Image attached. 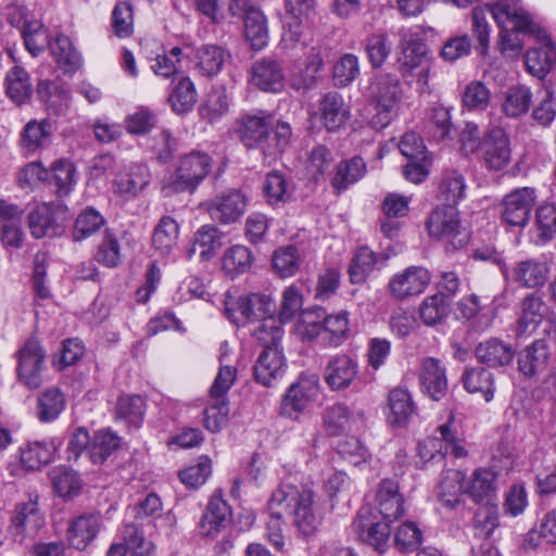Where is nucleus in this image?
<instances>
[{
	"mask_svg": "<svg viewBox=\"0 0 556 556\" xmlns=\"http://www.w3.org/2000/svg\"><path fill=\"white\" fill-rule=\"evenodd\" d=\"M267 539L278 549L285 545L282 538V516L293 517L298 530L304 535L313 534L320 525L321 517L314 506V492L307 485L282 483L271 495L269 503Z\"/></svg>",
	"mask_w": 556,
	"mask_h": 556,
	"instance_id": "1",
	"label": "nucleus"
},
{
	"mask_svg": "<svg viewBox=\"0 0 556 556\" xmlns=\"http://www.w3.org/2000/svg\"><path fill=\"white\" fill-rule=\"evenodd\" d=\"M397 67L401 75L407 79H416V88L420 94L431 93L429 84L433 67V58L428 45L420 37L417 28L402 27L399 29Z\"/></svg>",
	"mask_w": 556,
	"mask_h": 556,
	"instance_id": "2",
	"label": "nucleus"
},
{
	"mask_svg": "<svg viewBox=\"0 0 556 556\" xmlns=\"http://www.w3.org/2000/svg\"><path fill=\"white\" fill-rule=\"evenodd\" d=\"M274 117L269 112L260 111L254 115L242 118L239 129L240 139L249 148H260L265 161L271 162L289 146L292 137L291 126L286 122H278L275 131L269 129Z\"/></svg>",
	"mask_w": 556,
	"mask_h": 556,
	"instance_id": "3",
	"label": "nucleus"
},
{
	"mask_svg": "<svg viewBox=\"0 0 556 556\" xmlns=\"http://www.w3.org/2000/svg\"><path fill=\"white\" fill-rule=\"evenodd\" d=\"M320 392L321 384L317 374H300L281 395L279 415L291 421H300L318 401Z\"/></svg>",
	"mask_w": 556,
	"mask_h": 556,
	"instance_id": "4",
	"label": "nucleus"
},
{
	"mask_svg": "<svg viewBox=\"0 0 556 556\" xmlns=\"http://www.w3.org/2000/svg\"><path fill=\"white\" fill-rule=\"evenodd\" d=\"M368 98L376 110L371 119L374 127H387L396 115L402 99V86L399 78L389 73L377 74L368 86Z\"/></svg>",
	"mask_w": 556,
	"mask_h": 556,
	"instance_id": "5",
	"label": "nucleus"
},
{
	"mask_svg": "<svg viewBox=\"0 0 556 556\" xmlns=\"http://www.w3.org/2000/svg\"><path fill=\"white\" fill-rule=\"evenodd\" d=\"M46 357V350L36 338H29L17 349L15 372L23 387L36 390L43 384L48 371Z\"/></svg>",
	"mask_w": 556,
	"mask_h": 556,
	"instance_id": "6",
	"label": "nucleus"
},
{
	"mask_svg": "<svg viewBox=\"0 0 556 556\" xmlns=\"http://www.w3.org/2000/svg\"><path fill=\"white\" fill-rule=\"evenodd\" d=\"M426 225L430 237L447 248L460 249L469 241V232L462 226L458 211L453 204L438 205L430 213Z\"/></svg>",
	"mask_w": 556,
	"mask_h": 556,
	"instance_id": "7",
	"label": "nucleus"
},
{
	"mask_svg": "<svg viewBox=\"0 0 556 556\" xmlns=\"http://www.w3.org/2000/svg\"><path fill=\"white\" fill-rule=\"evenodd\" d=\"M211 157L203 152H190L180 156L175 174L167 187L174 192H192L210 173Z\"/></svg>",
	"mask_w": 556,
	"mask_h": 556,
	"instance_id": "8",
	"label": "nucleus"
},
{
	"mask_svg": "<svg viewBox=\"0 0 556 556\" xmlns=\"http://www.w3.org/2000/svg\"><path fill=\"white\" fill-rule=\"evenodd\" d=\"M453 421L454 416L450 414L446 422L442 424L438 428L439 437L427 438L418 443L417 452L424 462H430L437 457L442 459L447 454H452L456 458L465 457L467 455V451L462 444V440L456 437L452 427Z\"/></svg>",
	"mask_w": 556,
	"mask_h": 556,
	"instance_id": "9",
	"label": "nucleus"
},
{
	"mask_svg": "<svg viewBox=\"0 0 556 556\" xmlns=\"http://www.w3.org/2000/svg\"><path fill=\"white\" fill-rule=\"evenodd\" d=\"M480 160L482 165L493 172L502 170L511 157L510 140L501 127H492L482 136Z\"/></svg>",
	"mask_w": 556,
	"mask_h": 556,
	"instance_id": "10",
	"label": "nucleus"
},
{
	"mask_svg": "<svg viewBox=\"0 0 556 556\" xmlns=\"http://www.w3.org/2000/svg\"><path fill=\"white\" fill-rule=\"evenodd\" d=\"M535 202L536 192L533 188L523 187L513 190L502 200V222L513 227H525L529 223Z\"/></svg>",
	"mask_w": 556,
	"mask_h": 556,
	"instance_id": "11",
	"label": "nucleus"
},
{
	"mask_svg": "<svg viewBox=\"0 0 556 556\" xmlns=\"http://www.w3.org/2000/svg\"><path fill=\"white\" fill-rule=\"evenodd\" d=\"M245 0H231L228 11L232 16H240L244 13L245 39L254 50H262L268 42L267 18L264 13L254 7L247 8Z\"/></svg>",
	"mask_w": 556,
	"mask_h": 556,
	"instance_id": "12",
	"label": "nucleus"
},
{
	"mask_svg": "<svg viewBox=\"0 0 556 556\" xmlns=\"http://www.w3.org/2000/svg\"><path fill=\"white\" fill-rule=\"evenodd\" d=\"M490 12L498 27L510 26L516 31L534 34L540 26L522 5L521 0H498L490 5Z\"/></svg>",
	"mask_w": 556,
	"mask_h": 556,
	"instance_id": "13",
	"label": "nucleus"
},
{
	"mask_svg": "<svg viewBox=\"0 0 556 556\" xmlns=\"http://www.w3.org/2000/svg\"><path fill=\"white\" fill-rule=\"evenodd\" d=\"M431 281L429 270L422 266H409L394 274L388 290L396 300H405L422 293Z\"/></svg>",
	"mask_w": 556,
	"mask_h": 556,
	"instance_id": "14",
	"label": "nucleus"
},
{
	"mask_svg": "<svg viewBox=\"0 0 556 556\" xmlns=\"http://www.w3.org/2000/svg\"><path fill=\"white\" fill-rule=\"evenodd\" d=\"M531 35L535 37L539 46L527 51L525 63L531 75L544 78L556 63V47L540 26Z\"/></svg>",
	"mask_w": 556,
	"mask_h": 556,
	"instance_id": "15",
	"label": "nucleus"
},
{
	"mask_svg": "<svg viewBox=\"0 0 556 556\" xmlns=\"http://www.w3.org/2000/svg\"><path fill=\"white\" fill-rule=\"evenodd\" d=\"M103 526L99 513H86L72 518L66 530V540L77 551L86 549L98 536Z\"/></svg>",
	"mask_w": 556,
	"mask_h": 556,
	"instance_id": "16",
	"label": "nucleus"
},
{
	"mask_svg": "<svg viewBox=\"0 0 556 556\" xmlns=\"http://www.w3.org/2000/svg\"><path fill=\"white\" fill-rule=\"evenodd\" d=\"M286 368V357L280 346H269L263 349L253 366L254 378L258 383L271 387L283 377Z\"/></svg>",
	"mask_w": 556,
	"mask_h": 556,
	"instance_id": "17",
	"label": "nucleus"
},
{
	"mask_svg": "<svg viewBox=\"0 0 556 556\" xmlns=\"http://www.w3.org/2000/svg\"><path fill=\"white\" fill-rule=\"evenodd\" d=\"M388 522L372 521L370 510L363 508L353 521L352 528L364 543L374 546L378 552H383L391 533Z\"/></svg>",
	"mask_w": 556,
	"mask_h": 556,
	"instance_id": "18",
	"label": "nucleus"
},
{
	"mask_svg": "<svg viewBox=\"0 0 556 556\" xmlns=\"http://www.w3.org/2000/svg\"><path fill=\"white\" fill-rule=\"evenodd\" d=\"M358 378V364L345 354L331 357L324 371V379L332 391H342Z\"/></svg>",
	"mask_w": 556,
	"mask_h": 556,
	"instance_id": "19",
	"label": "nucleus"
},
{
	"mask_svg": "<svg viewBox=\"0 0 556 556\" xmlns=\"http://www.w3.org/2000/svg\"><path fill=\"white\" fill-rule=\"evenodd\" d=\"M231 508L219 490L215 491L200 520V533L205 538H215L229 523Z\"/></svg>",
	"mask_w": 556,
	"mask_h": 556,
	"instance_id": "20",
	"label": "nucleus"
},
{
	"mask_svg": "<svg viewBox=\"0 0 556 556\" xmlns=\"http://www.w3.org/2000/svg\"><path fill=\"white\" fill-rule=\"evenodd\" d=\"M362 419V413L354 412L343 403L327 406L321 414L323 428L329 435H341L353 431Z\"/></svg>",
	"mask_w": 556,
	"mask_h": 556,
	"instance_id": "21",
	"label": "nucleus"
},
{
	"mask_svg": "<svg viewBox=\"0 0 556 556\" xmlns=\"http://www.w3.org/2000/svg\"><path fill=\"white\" fill-rule=\"evenodd\" d=\"M244 195L238 190H230L206 203V210L212 219L220 224L236 222L245 211Z\"/></svg>",
	"mask_w": 556,
	"mask_h": 556,
	"instance_id": "22",
	"label": "nucleus"
},
{
	"mask_svg": "<svg viewBox=\"0 0 556 556\" xmlns=\"http://www.w3.org/2000/svg\"><path fill=\"white\" fill-rule=\"evenodd\" d=\"M251 83L263 91L279 92L285 87L283 68L274 59L258 60L252 65Z\"/></svg>",
	"mask_w": 556,
	"mask_h": 556,
	"instance_id": "23",
	"label": "nucleus"
},
{
	"mask_svg": "<svg viewBox=\"0 0 556 556\" xmlns=\"http://www.w3.org/2000/svg\"><path fill=\"white\" fill-rule=\"evenodd\" d=\"M399 489V483L392 479H383L379 483L376 505L386 521L393 522L404 515V497Z\"/></svg>",
	"mask_w": 556,
	"mask_h": 556,
	"instance_id": "24",
	"label": "nucleus"
},
{
	"mask_svg": "<svg viewBox=\"0 0 556 556\" xmlns=\"http://www.w3.org/2000/svg\"><path fill=\"white\" fill-rule=\"evenodd\" d=\"M149 184L148 168L141 164L125 167L115 175L113 192L124 199L136 197Z\"/></svg>",
	"mask_w": 556,
	"mask_h": 556,
	"instance_id": "25",
	"label": "nucleus"
},
{
	"mask_svg": "<svg viewBox=\"0 0 556 556\" xmlns=\"http://www.w3.org/2000/svg\"><path fill=\"white\" fill-rule=\"evenodd\" d=\"M551 349L546 339H536L518 354V369L526 377H533L547 367Z\"/></svg>",
	"mask_w": 556,
	"mask_h": 556,
	"instance_id": "26",
	"label": "nucleus"
},
{
	"mask_svg": "<svg viewBox=\"0 0 556 556\" xmlns=\"http://www.w3.org/2000/svg\"><path fill=\"white\" fill-rule=\"evenodd\" d=\"M386 261L387 258L375 253L368 247H359L354 252L348 267L350 282L352 285L364 283L371 273L384 266Z\"/></svg>",
	"mask_w": 556,
	"mask_h": 556,
	"instance_id": "27",
	"label": "nucleus"
},
{
	"mask_svg": "<svg viewBox=\"0 0 556 556\" xmlns=\"http://www.w3.org/2000/svg\"><path fill=\"white\" fill-rule=\"evenodd\" d=\"M546 311L547 307L538 293L525 296L517 313V333L519 336L532 333L542 323Z\"/></svg>",
	"mask_w": 556,
	"mask_h": 556,
	"instance_id": "28",
	"label": "nucleus"
},
{
	"mask_svg": "<svg viewBox=\"0 0 556 556\" xmlns=\"http://www.w3.org/2000/svg\"><path fill=\"white\" fill-rule=\"evenodd\" d=\"M45 525V519L38 509L36 498H29L16 506V513L11 520L14 535L21 538L33 536Z\"/></svg>",
	"mask_w": 556,
	"mask_h": 556,
	"instance_id": "29",
	"label": "nucleus"
},
{
	"mask_svg": "<svg viewBox=\"0 0 556 556\" xmlns=\"http://www.w3.org/2000/svg\"><path fill=\"white\" fill-rule=\"evenodd\" d=\"M420 381L432 400L440 401L445 396L448 388L445 368L437 358L428 357L422 361Z\"/></svg>",
	"mask_w": 556,
	"mask_h": 556,
	"instance_id": "30",
	"label": "nucleus"
},
{
	"mask_svg": "<svg viewBox=\"0 0 556 556\" xmlns=\"http://www.w3.org/2000/svg\"><path fill=\"white\" fill-rule=\"evenodd\" d=\"M229 53L216 45H202L190 58L194 70L202 76H216L223 68Z\"/></svg>",
	"mask_w": 556,
	"mask_h": 556,
	"instance_id": "31",
	"label": "nucleus"
},
{
	"mask_svg": "<svg viewBox=\"0 0 556 556\" xmlns=\"http://www.w3.org/2000/svg\"><path fill=\"white\" fill-rule=\"evenodd\" d=\"M318 110L321 122L329 131L338 130L350 117V111L344 103L343 97L336 91H330L323 96Z\"/></svg>",
	"mask_w": 556,
	"mask_h": 556,
	"instance_id": "32",
	"label": "nucleus"
},
{
	"mask_svg": "<svg viewBox=\"0 0 556 556\" xmlns=\"http://www.w3.org/2000/svg\"><path fill=\"white\" fill-rule=\"evenodd\" d=\"M547 264L538 258H526L515 263L511 279L525 288L542 287L548 277Z\"/></svg>",
	"mask_w": 556,
	"mask_h": 556,
	"instance_id": "33",
	"label": "nucleus"
},
{
	"mask_svg": "<svg viewBox=\"0 0 556 556\" xmlns=\"http://www.w3.org/2000/svg\"><path fill=\"white\" fill-rule=\"evenodd\" d=\"M388 422L395 427L405 426L415 413L410 393L402 387L393 388L388 395Z\"/></svg>",
	"mask_w": 556,
	"mask_h": 556,
	"instance_id": "34",
	"label": "nucleus"
},
{
	"mask_svg": "<svg viewBox=\"0 0 556 556\" xmlns=\"http://www.w3.org/2000/svg\"><path fill=\"white\" fill-rule=\"evenodd\" d=\"M167 101L176 114L180 115L192 111L198 101V92L191 78L181 76L177 80H173Z\"/></svg>",
	"mask_w": 556,
	"mask_h": 556,
	"instance_id": "35",
	"label": "nucleus"
},
{
	"mask_svg": "<svg viewBox=\"0 0 556 556\" xmlns=\"http://www.w3.org/2000/svg\"><path fill=\"white\" fill-rule=\"evenodd\" d=\"M235 304L236 306H230L229 301H225L228 317L237 324L261 317L266 313L265 300L256 293L242 295L238 298Z\"/></svg>",
	"mask_w": 556,
	"mask_h": 556,
	"instance_id": "36",
	"label": "nucleus"
},
{
	"mask_svg": "<svg viewBox=\"0 0 556 556\" xmlns=\"http://www.w3.org/2000/svg\"><path fill=\"white\" fill-rule=\"evenodd\" d=\"M466 477L465 473L457 469H447L442 472L438 497L440 502L448 507L454 508L460 503V496L465 494Z\"/></svg>",
	"mask_w": 556,
	"mask_h": 556,
	"instance_id": "37",
	"label": "nucleus"
},
{
	"mask_svg": "<svg viewBox=\"0 0 556 556\" xmlns=\"http://www.w3.org/2000/svg\"><path fill=\"white\" fill-rule=\"evenodd\" d=\"M496 473L489 468H478L466 479L465 494L476 503L489 501L496 492Z\"/></svg>",
	"mask_w": 556,
	"mask_h": 556,
	"instance_id": "38",
	"label": "nucleus"
},
{
	"mask_svg": "<svg viewBox=\"0 0 556 556\" xmlns=\"http://www.w3.org/2000/svg\"><path fill=\"white\" fill-rule=\"evenodd\" d=\"M50 50L64 74L73 75L80 68L83 58L67 36L58 35L50 43Z\"/></svg>",
	"mask_w": 556,
	"mask_h": 556,
	"instance_id": "39",
	"label": "nucleus"
},
{
	"mask_svg": "<svg viewBox=\"0 0 556 556\" xmlns=\"http://www.w3.org/2000/svg\"><path fill=\"white\" fill-rule=\"evenodd\" d=\"M62 210L60 203H41L28 215V226L34 238L40 239L54 233V219L58 211Z\"/></svg>",
	"mask_w": 556,
	"mask_h": 556,
	"instance_id": "40",
	"label": "nucleus"
},
{
	"mask_svg": "<svg viewBox=\"0 0 556 556\" xmlns=\"http://www.w3.org/2000/svg\"><path fill=\"white\" fill-rule=\"evenodd\" d=\"M4 88L7 96L18 105L26 103L33 93L30 76L25 68L18 65L7 73Z\"/></svg>",
	"mask_w": 556,
	"mask_h": 556,
	"instance_id": "41",
	"label": "nucleus"
},
{
	"mask_svg": "<svg viewBox=\"0 0 556 556\" xmlns=\"http://www.w3.org/2000/svg\"><path fill=\"white\" fill-rule=\"evenodd\" d=\"M476 356L481 363L491 367H498L508 365L513 361L514 351L504 341L490 339L477 345Z\"/></svg>",
	"mask_w": 556,
	"mask_h": 556,
	"instance_id": "42",
	"label": "nucleus"
},
{
	"mask_svg": "<svg viewBox=\"0 0 556 556\" xmlns=\"http://www.w3.org/2000/svg\"><path fill=\"white\" fill-rule=\"evenodd\" d=\"M253 262L252 252L244 245L236 244L228 248L222 258V269L233 279L250 270Z\"/></svg>",
	"mask_w": 556,
	"mask_h": 556,
	"instance_id": "43",
	"label": "nucleus"
},
{
	"mask_svg": "<svg viewBox=\"0 0 556 556\" xmlns=\"http://www.w3.org/2000/svg\"><path fill=\"white\" fill-rule=\"evenodd\" d=\"M463 383L469 393H479L486 402L494 395V380L491 371L483 367L467 368L463 374Z\"/></svg>",
	"mask_w": 556,
	"mask_h": 556,
	"instance_id": "44",
	"label": "nucleus"
},
{
	"mask_svg": "<svg viewBox=\"0 0 556 556\" xmlns=\"http://www.w3.org/2000/svg\"><path fill=\"white\" fill-rule=\"evenodd\" d=\"M52 134L51 124L47 119L29 121L21 134V146L27 153H33L42 148Z\"/></svg>",
	"mask_w": 556,
	"mask_h": 556,
	"instance_id": "45",
	"label": "nucleus"
},
{
	"mask_svg": "<svg viewBox=\"0 0 556 556\" xmlns=\"http://www.w3.org/2000/svg\"><path fill=\"white\" fill-rule=\"evenodd\" d=\"M53 441H31L21 448V460L28 469H38L49 464L55 451Z\"/></svg>",
	"mask_w": 556,
	"mask_h": 556,
	"instance_id": "46",
	"label": "nucleus"
},
{
	"mask_svg": "<svg viewBox=\"0 0 556 556\" xmlns=\"http://www.w3.org/2000/svg\"><path fill=\"white\" fill-rule=\"evenodd\" d=\"M220 245L218 229L211 225H204L194 233L192 244L188 250V257L191 258L199 250L201 258L208 260Z\"/></svg>",
	"mask_w": 556,
	"mask_h": 556,
	"instance_id": "47",
	"label": "nucleus"
},
{
	"mask_svg": "<svg viewBox=\"0 0 556 556\" xmlns=\"http://www.w3.org/2000/svg\"><path fill=\"white\" fill-rule=\"evenodd\" d=\"M121 437L110 429L96 432L89 446L88 455L93 464H102L113 452L119 448Z\"/></svg>",
	"mask_w": 556,
	"mask_h": 556,
	"instance_id": "48",
	"label": "nucleus"
},
{
	"mask_svg": "<svg viewBox=\"0 0 556 556\" xmlns=\"http://www.w3.org/2000/svg\"><path fill=\"white\" fill-rule=\"evenodd\" d=\"M365 169V162L361 157H353L341 162L336 167V173L331 180L332 187L338 192L345 190L363 177Z\"/></svg>",
	"mask_w": 556,
	"mask_h": 556,
	"instance_id": "49",
	"label": "nucleus"
},
{
	"mask_svg": "<svg viewBox=\"0 0 556 556\" xmlns=\"http://www.w3.org/2000/svg\"><path fill=\"white\" fill-rule=\"evenodd\" d=\"M274 270L282 278L294 276L302 263V256L295 245L278 248L271 257Z\"/></svg>",
	"mask_w": 556,
	"mask_h": 556,
	"instance_id": "50",
	"label": "nucleus"
},
{
	"mask_svg": "<svg viewBox=\"0 0 556 556\" xmlns=\"http://www.w3.org/2000/svg\"><path fill=\"white\" fill-rule=\"evenodd\" d=\"M448 311L450 301L447 296L439 292L425 298L418 312L424 324L433 326L441 323L448 315Z\"/></svg>",
	"mask_w": 556,
	"mask_h": 556,
	"instance_id": "51",
	"label": "nucleus"
},
{
	"mask_svg": "<svg viewBox=\"0 0 556 556\" xmlns=\"http://www.w3.org/2000/svg\"><path fill=\"white\" fill-rule=\"evenodd\" d=\"M64 407V394L58 388H50L38 397V419L42 422H50L59 417Z\"/></svg>",
	"mask_w": 556,
	"mask_h": 556,
	"instance_id": "52",
	"label": "nucleus"
},
{
	"mask_svg": "<svg viewBox=\"0 0 556 556\" xmlns=\"http://www.w3.org/2000/svg\"><path fill=\"white\" fill-rule=\"evenodd\" d=\"M51 480L55 492L65 498L78 495L83 485L78 473L63 466L51 471Z\"/></svg>",
	"mask_w": 556,
	"mask_h": 556,
	"instance_id": "53",
	"label": "nucleus"
},
{
	"mask_svg": "<svg viewBox=\"0 0 556 556\" xmlns=\"http://www.w3.org/2000/svg\"><path fill=\"white\" fill-rule=\"evenodd\" d=\"M179 227L176 220L169 216L162 217L153 232L154 248L162 254H168L176 245Z\"/></svg>",
	"mask_w": 556,
	"mask_h": 556,
	"instance_id": "54",
	"label": "nucleus"
},
{
	"mask_svg": "<svg viewBox=\"0 0 556 556\" xmlns=\"http://www.w3.org/2000/svg\"><path fill=\"white\" fill-rule=\"evenodd\" d=\"M75 176L74 164L67 160H59L51 167L48 179L51 185L55 186L59 195H66L76 184Z\"/></svg>",
	"mask_w": 556,
	"mask_h": 556,
	"instance_id": "55",
	"label": "nucleus"
},
{
	"mask_svg": "<svg viewBox=\"0 0 556 556\" xmlns=\"http://www.w3.org/2000/svg\"><path fill=\"white\" fill-rule=\"evenodd\" d=\"M532 100L530 88L517 86L509 88L503 102V111L506 115L518 117L528 112Z\"/></svg>",
	"mask_w": 556,
	"mask_h": 556,
	"instance_id": "56",
	"label": "nucleus"
},
{
	"mask_svg": "<svg viewBox=\"0 0 556 556\" xmlns=\"http://www.w3.org/2000/svg\"><path fill=\"white\" fill-rule=\"evenodd\" d=\"M104 224V217L98 211L87 207L75 220L73 238L75 241H81L96 233Z\"/></svg>",
	"mask_w": 556,
	"mask_h": 556,
	"instance_id": "57",
	"label": "nucleus"
},
{
	"mask_svg": "<svg viewBox=\"0 0 556 556\" xmlns=\"http://www.w3.org/2000/svg\"><path fill=\"white\" fill-rule=\"evenodd\" d=\"M365 51L369 63L375 68L382 66L391 53L387 33L379 30L370 34L365 40Z\"/></svg>",
	"mask_w": 556,
	"mask_h": 556,
	"instance_id": "58",
	"label": "nucleus"
},
{
	"mask_svg": "<svg viewBox=\"0 0 556 556\" xmlns=\"http://www.w3.org/2000/svg\"><path fill=\"white\" fill-rule=\"evenodd\" d=\"M324 309L316 307L304 311L296 323V332L302 340H313L324 333Z\"/></svg>",
	"mask_w": 556,
	"mask_h": 556,
	"instance_id": "59",
	"label": "nucleus"
},
{
	"mask_svg": "<svg viewBox=\"0 0 556 556\" xmlns=\"http://www.w3.org/2000/svg\"><path fill=\"white\" fill-rule=\"evenodd\" d=\"M264 191L270 204L286 202L291 195L289 180L279 172L267 174Z\"/></svg>",
	"mask_w": 556,
	"mask_h": 556,
	"instance_id": "60",
	"label": "nucleus"
},
{
	"mask_svg": "<svg viewBox=\"0 0 556 556\" xmlns=\"http://www.w3.org/2000/svg\"><path fill=\"white\" fill-rule=\"evenodd\" d=\"M465 179L463 175L455 170L447 172L442 178L440 185V194L446 204L456 206L459 200L465 195Z\"/></svg>",
	"mask_w": 556,
	"mask_h": 556,
	"instance_id": "61",
	"label": "nucleus"
},
{
	"mask_svg": "<svg viewBox=\"0 0 556 556\" xmlns=\"http://www.w3.org/2000/svg\"><path fill=\"white\" fill-rule=\"evenodd\" d=\"M452 124L447 109L434 106L426 124L427 134L434 140H444L451 132Z\"/></svg>",
	"mask_w": 556,
	"mask_h": 556,
	"instance_id": "62",
	"label": "nucleus"
},
{
	"mask_svg": "<svg viewBox=\"0 0 556 556\" xmlns=\"http://www.w3.org/2000/svg\"><path fill=\"white\" fill-rule=\"evenodd\" d=\"M181 53L182 50L179 47H174L168 52L156 55L151 70L157 76L166 79L172 78L180 72Z\"/></svg>",
	"mask_w": 556,
	"mask_h": 556,
	"instance_id": "63",
	"label": "nucleus"
},
{
	"mask_svg": "<svg viewBox=\"0 0 556 556\" xmlns=\"http://www.w3.org/2000/svg\"><path fill=\"white\" fill-rule=\"evenodd\" d=\"M23 38L27 51L33 56L39 55L51 43L47 30L38 22L28 23L24 27Z\"/></svg>",
	"mask_w": 556,
	"mask_h": 556,
	"instance_id": "64",
	"label": "nucleus"
}]
</instances>
